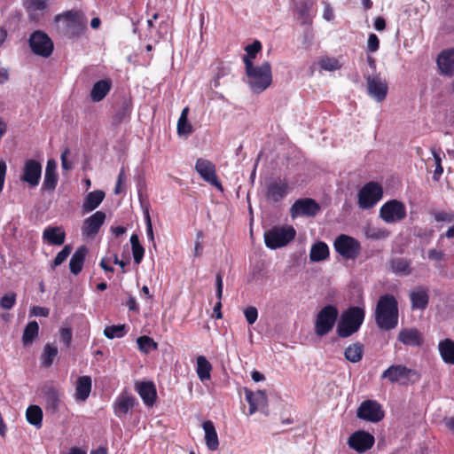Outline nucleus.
<instances>
[{
  "instance_id": "1",
  "label": "nucleus",
  "mask_w": 454,
  "mask_h": 454,
  "mask_svg": "<svg viewBox=\"0 0 454 454\" xmlns=\"http://www.w3.org/2000/svg\"><path fill=\"white\" fill-rule=\"evenodd\" d=\"M399 309L396 298L390 294L381 295L376 304L374 319L383 331L395 329L398 325Z\"/></svg>"
},
{
  "instance_id": "2",
  "label": "nucleus",
  "mask_w": 454,
  "mask_h": 454,
  "mask_svg": "<svg viewBox=\"0 0 454 454\" xmlns=\"http://www.w3.org/2000/svg\"><path fill=\"white\" fill-rule=\"evenodd\" d=\"M60 23L62 34L69 39L81 37L87 28V18L80 10H70L59 13L54 18Z\"/></svg>"
},
{
  "instance_id": "3",
  "label": "nucleus",
  "mask_w": 454,
  "mask_h": 454,
  "mask_svg": "<svg viewBox=\"0 0 454 454\" xmlns=\"http://www.w3.org/2000/svg\"><path fill=\"white\" fill-rule=\"evenodd\" d=\"M246 74L250 90L256 94L264 91L272 82L271 65L269 61H264L260 66L248 62Z\"/></svg>"
},
{
  "instance_id": "4",
  "label": "nucleus",
  "mask_w": 454,
  "mask_h": 454,
  "mask_svg": "<svg viewBox=\"0 0 454 454\" xmlns=\"http://www.w3.org/2000/svg\"><path fill=\"white\" fill-rule=\"evenodd\" d=\"M365 317V311L358 306L349 307L345 310L337 325L336 333L340 338H348L356 333L361 327Z\"/></svg>"
},
{
  "instance_id": "5",
  "label": "nucleus",
  "mask_w": 454,
  "mask_h": 454,
  "mask_svg": "<svg viewBox=\"0 0 454 454\" xmlns=\"http://www.w3.org/2000/svg\"><path fill=\"white\" fill-rule=\"evenodd\" d=\"M381 379H387L391 384L406 385L408 382L414 384L420 380V374L418 371L405 365L393 364L382 372Z\"/></svg>"
},
{
  "instance_id": "6",
  "label": "nucleus",
  "mask_w": 454,
  "mask_h": 454,
  "mask_svg": "<svg viewBox=\"0 0 454 454\" xmlns=\"http://www.w3.org/2000/svg\"><path fill=\"white\" fill-rule=\"evenodd\" d=\"M296 231L293 226H274L264 232V241L267 247L277 249L286 247L294 239Z\"/></svg>"
},
{
  "instance_id": "7",
  "label": "nucleus",
  "mask_w": 454,
  "mask_h": 454,
  "mask_svg": "<svg viewBox=\"0 0 454 454\" xmlns=\"http://www.w3.org/2000/svg\"><path fill=\"white\" fill-rule=\"evenodd\" d=\"M338 309L333 305H326L317 315L315 321V333L322 337L330 333L338 318Z\"/></svg>"
},
{
  "instance_id": "8",
  "label": "nucleus",
  "mask_w": 454,
  "mask_h": 454,
  "mask_svg": "<svg viewBox=\"0 0 454 454\" xmlns=\"http://www.w3.org/2000/svg\"><path fill=\"white\" fill-rule=\"evenodd\" d=\"M357 197L359 207L370 209L382 199V186L376 182H369L359 190Z\"/></svg>"
},
{
  "instance_id": "9",
  "label": "nucleus",
  "mask_w": 454,
  "mask_h": 454,
  "mask_svg": "<svg viewBox=\"0 0 454 454\" xmlns=\"http://www.w3.org/2000/svg\"><path fill=\"white\" fill-rule=\"evenodd\" d=\"M28 45L35 55L43 58H49L54 50L52 40L42 30H35L30 35Z\"/></svg>"
},
{
  "instance_id": "10",
  "label": "nucleus",
  "mask_w": 454,
  "mask_h": 454,
  "mask_svg": "<svg viewBox=\"0 0 454 454\" xmlns=\"http://www.w3.org/2000/svg\"><path fill=\"white\" fill-rule=\"evenodd\" d=\"M333 247L335 251L345 259L354 260L361 252L360 242L355 238L346 234H340L335 239Z\"/></svg>"
},
{
  "instance_id": "11",
  "label": "nucleus",
  "mask_w": 454,
  "mask_h": 454,
  "mask_svg": "<svg viewBox=\"0 0 454 454\" xmlns=\"http://www.w3.org/2000/svg\"><path fill=\"white\" fill-rule=\"evenodd\" d=\"M406 215L404 203L395 199L386 201L380 208V217L387 223L401 222Z\"/></svg>"
},
{
  "instance_id": "12",
  "label": "nucleus",
  "mask_w": 454,
  "mask_h": 454,
  "mask_svg": "<svg viewBox=\"0 0 454 454\" xmlns=\"http://www.w3.org/2000/svg\"><path fill=\"white\" fill-rule=\"evenodd\" d=\"M195 170L200 177L212 186L223 191V185L216 175L215 165L209 160L199 158L195 163Z\"/></svg>"
},
{
  "instance_id": "13",
  "label": "nucleus",
  "mask_w": 454,
  "mask_h": 454,
  "mask_svg": "<svg viewBox=\"0 0 454 454\" xmlns=\"http://www.w3.org/2000/svg\"><path fill=\"white\" fill-rule=\"evenodd\" d=\"M356 415L361 419L377 423L383 419L385 413L377 401L365 400L358 407Z\"/></svg>"
},
{
  "instance_id": "14",
  "label": "nucleus",
  "mask_w": 454,
  "mask_h": 454,
  "mask_svg": "<svg viewBox=\"0 0 454 454\" xmlns=\"http://www.w3.org/2000/svg\"><path fill=\"white\" fill-rule=\"evenodd\" d=\"M42 176V164L35 160H27L22 168L20 180L27 184L30 187H36Z\"/></svg>"
},
{
  "instance_id": "15",
  "label": "nucleus",
  "mask_w": 454,
  "mask_h": 454,
  "mask_svg": "<svg viewBox=\"0 0 454 454\" xmlns=\"http://www.w3.org/2000/svg\"><path fill=\"white\" fill-rule=\"evenodd\" d=\"M320 211L318 203L310 198L299 199L295 200L290 208L293 218L299 215L315 216Z\"/></svg>"
},
{
  "instance_id": "16",
  "label": "nucleus",
  "mask_w": 454,
  "mask_h": 454,
  "mask_svg": "<svg viewBox=\"0 0 454 454\" xmlns=\"http://www.w3.org/2000/svg\"><path fill=\"white\" fill-rule=\"evenodd\" d=\"M374 436L368 432L359 430L353 433L348 440V446L358 453L370 450L374 444Z\"/></svg>"
},
{
  "instance_id": "17",
  "label": "nucleus",
  "mask_w": 454,
  "mask_h": 454,
  "mask_svg": "<svg viewBox=\"0 0 454 454\" xmlns=\"http://www.w3.org/2000/svg\"><path fill=\"white\" fill-rule=\"evenodd\" d=\"M106 215L103 211H96L83 221L82 235L84 238H94L106 221Z\"/></svg>"
},
{
  "instance_id": "18",
  "label": "nucleus",
  "mask_w": 454,
  "mask_h": 454,
  "mask_svg": "<svg viewBox=\"0 0 454 454\" xmlns=\"http://www.w3.org/2000/svg\"><path fill=\"white\" fill-rule=\"evenodd\" d=\"M289 185L286 179H274L266 185L265 197L273 202L281 201L288 194Z\"/></svg>"
},
{
  "instance_id": "19",
  "label": "nucleus",
  "mask_w": 454,
  "mask_h": 454,
  "mask_svg": "<svg viewBox=\"0 0 454 454\" xmlns=\"http://www.w3.org/2000/svg\"><path fill=\"white\" fill-rule=\"evenodd\" d=\"M43 393L47 412L51 414L58 413L61 404L59 390L52 384H50L43 387Z\"/></svg>"
},
{
  "instance_id": "20",
  "label": "nucleus",
  "mask_w": 454,
  "mask_h": 454,
  "mask_svg": "<svg viewBox=\"0 0 454 454\" xmlns=\"http://www.w3.org/2000/svg\"><path fill=\"white\" fill-rule=\"evenodd\" d=\"M366 82L369 95L379 102L383 101L387 95V83L377 75L368 76Z\"/></svg>"
},
{
  "instance_id": "21",
  "label": "nucleus",
  "mask_w": 454,
  "mask_h": 454,
  "mask_svg": "<svg viewBox=\"0 0 454 454\" xmlns=\"http://www.w3.org/2000/svg\"><path fill=\"white\" fill-rule=\"evenodd\" d=\"M397 340L405 346L409 347H420L424 343V337L422 333L415 328H403L399 331Z\"/></svg>"
},
{
  "instance_id": "22",
  "label": "nucleus",
  "mask_w": 454,
  "mask_h": 454,
  "mask_svg": "<svg viewBox=\"0 0 454 454\" xmlns=\"http://www.w3.org/2000/svg\"><path fill=\"white\" fill-rule=\"evenodd\" d=\"M135 390L137 392L144 403L146 406L152 407L157 399V390L153 381H141L137 382Z\"/></svg>"
},
{
  "instance_id": "23",
  "label": "nucleus",
  "mask_w": 454,
  "mask_h": 454,
  "mask_svg": "<svg viewBox=\"0 0 454 454\" xmlns=\"http://www.w3.org/2000/svg\"><path fill=\"white\" fill-rule=\"evenodd\" d=\"M436 63L442 74L449 77L454 76V48L441 51Z\"/></svg>"
},
{
  "instance_id": "24",
  "label": "nucleus",
  "mask_w": 454,
  "mask_h": 454,
  "mask_svg": "<svg viewBox=\"0 0 454 454\" xmlns=\"http://www.w3.org/2000/svg\"><path fill=\"white\" fill-rule=\"evenodd\" d=\"M245 395L249 404V414L252 415L259 410L267 408L268 396L264 390H258L256 392L246 390Z\"/></svg>"
},
{
  "instance_id": "25",
  "label": "nucleus",
  "mask_w": 454,
  "mask_h": 454,
  "mask_svg": "<svg viewBox=\"0 0 454 454\" xmlns=\"http://www.w3.org/2000/svg\"><path fill=\"white\" fill-rule=\"evenodd\" d=\"M410 300L413 309L424 310L429 302L428 288L423 286H417L410 292Z\"/></svg>"
},
{
  "instance_id": "26",
  "label": "nucleus",
  "mask_w": 454,
  "mask_h": 454,
  "mask_svg": "<svg viewBox=\"0 0 454 454\" xmlns=\"http://www.w3.org/2000/svg\"><path fill=\"white\" fill-rule=\"evenodd\" d=\"M92 380L90 376L83 375L77 378L74 384V399L77 402H85L91 392Z\"/></svg>"
},
{
  "instance_id": "27",
  "label": "nucleus",
  "mask_w": 454,
  "mask_h": 454,
  "mask_svg": "<svg viewBox=\"0 0 454 454\" xmlns=\"http://www.w3.org/2000/svg\"><path fill=\"white\" fill-rule=\"evenodd\" d=\"M136 403V398L128 393H121L114 403V411L117 417H124Z\"/></svg>"
},
{
  "instance_id": "28",
  "label": "nucleus",
  "mask_w": 454,
  "mask_h": 454,
  "mask_svg": "<svg viewBox=\"0 0 454 454\" xmlns=\"http://www.w3.org/2000/svg\"><path fill=\"white\" fill-rule=\"evenodd\" d=\"M43 239L49 245L61 246L66 239V232L62 226H49L43 230Z\"/></svg>"
},
{
  "instance_id": "29",
  "label": "nucleus",
  "mask_w": 454,
  "mask_h": 454,
  "mask_svg": "<svg viewBox=\"0 0 454 454\" xmlns=\"http://www.w3.org/2000/svg\"><path fill=\"white\" fill-rule=\"evenodd\" d=\"M58 184L57 163L53 159L47 161L44 179L42 189L44 191H53Z\"/></svg>"
},
{
  "instance_id": "30",
  "label": "nucleus",
  "mask_w": 454,
  "mask_h": 454,
  "mask_svg": "<svg viewBox=\"0 0 454 454\" xmlns=\"http://www.w3.org/2000/svg\"><path fill=\"white\" fill-rule=\"evenodd\" d=\"M112 89L110 79H102L96 82L90 90V98L93 102L102 101Z\"/></svg>"
},
{
  "instance_id": "31",
  "label": "nucleus",
  "mask_w": 454,
  "mask_h": 454,
  "mask_svg": "<svg viewBox=\"0 0 454 454\" xmlns=\"http://www.w3.org/2000/svg\"><path fill=\"white\" fill-rule=\"evenodd\" d=\"M88 251L87 247L82 245L73 254L69 262V269L72 274L78 275L82 271Z\"/></svg>"
},
{
  "instance_id": "32",
  "label": "nucleus",
  "mask_w": 454,
  "mask_h": 454,
  "mask_svg": "<svg viewBox=\"0 0 454 454\" xmlns=\"http://www.w3.org/2000/svg\"><path fill=\"white\" fill-rule=\"evenodd\" d=\"M438 351L442 360L447 364L454 365V340L446 338L438 344Z\"/></svg>"
},
{
  "instance_id": "33",
  "label": "nucleus",
  "mask_w": 454,
  "mask_h": 454,
  "mask_svg": "<svg viewBox=\"0 0 454 454\" xmlns=\"http://www.w3.org/2000/svg\"><path fill=\"white\" fill-rule=\"evenodd\" d=\"M205 431V442L208 450H216L219 447V441L214 423L211 420H207L202 424Z\"/></svg>"
},
{
  "instance_id": "34",
  "label": "nucleus",
  "mask_w": 454,
  "mask_h": 454,
  "mask_svg": "<svg viewBox=\"0 0 454 454\" xmlns=\"http://www.w3.org/2000/svg\"><path fill=\"white\" fill-rule=\"evenodd\" d=\"M105 192L101 190H96L89 192L83 201L82 210L89 213L96 209L104 200Z\"/></svg>"
},
{
  "instance_id": "35",
  "label": "nucleus",
  "mask_w": 454,
  "mask_h": 454,
  "mask_svg": "<svg viewBox=\"0 0 454 454\" xmlns=\"http://www.w3.org/2000/svg\"><path fill=\"white\" fill-rule=\"evenodd\" d=\"M59 354L58 347L52 343H47L43 347V352L40 356V364L42 367L50 368Z\"/></svg>"
},
{
  "instance_id": "36",
  "label": "nucleus",
  "mask_w": 454,
  "mask_h": 454,
  "mask_svg": "<svg viewBox=\"0 0 454 454\" xmlns=\"http://www.w3.org/2000/svg\"><path fill=\"white\" fill-rule=\"evenodd\" d=\"M328 246L323 241H317L311 247L309 259L311 262H321L329 257Z\"/></svg>"
},
{
  "instance_id": "37",
  "label": "nucleus",
  "mask_w": 454,
  "mask_h": 454,
  "mask_svg": "<svg viewBox=\"0 0 454 454\" xmlns=\"http://www.w3.org/2000/svg\"><path fill=\"white\" fill-rule=\"evenodd\" d=\"M131 114V104L127 100H123L112 117V124L119 126L122 122L129 121Z\"/></svg>"
},
{
  "instance_id": "38",
  "label": "nucleus",
  "mask_w": 454,
  "mask_h": 454,
  "mask_svg": "<svg viewBox=\"0 0 454 454\" xmlns=\"http://www.w3.org/2000/svg\"><path fill=\"white\" fill-rule=\"evenodd\" d=\"M390 268L396 275L408 276L411 273V262L405 258L395 257L389 262Z\"/></svg>"
},
{
  "instance_id": "39",
  "label": "nucleus",
  "mask_w": 454,
  "mask_h": 454,
  "mask_svg": "<svg viewBox=\"0 0 454 454\" xmlns=\"http://www.w3.org/2000/svg\"><path fill=\"white\" fill-rule=\"evenodd\" d=\"M364 355V345L361 342H355L345 348L344 356L350 363H358Z\"/></svg>"
},
{
  "instance_id": "40",
  "label": "nucleus",
  "mask_w": 454,
  "mask_h": 454,
  "mask_svg": "<svg viewBox=\"0 0 454 454\" xmlns=\"http://www.w3.org/2000/svg\"><path fill=\"white\" fill-rule=\"evenodd\" d=\"M43 410L38 405H29L26 411L27 421L35 426L36 428H41L43 426Z\"/></svg>"
},
{
  "instance_id": "41",
  "label": "nucleus",
  "mask_w": 454,
  "mask_h": 454,
  "mask_svg": "<svg viewBox=\"0 0 454 454\" xmlns=\"http://www.w3.org/2000/svg\"><path fill=\"white\" fill-rule=\"evenodd\" d=\"M212 365L204 356L197 357V375L201 381L210 380Z\"/></svg>"
},
{
  "instance_id": "42",
  "label": "nucleus",
  "mask_w": 454,
  "mask_h": 454,
  "mask_svg": "<svg viewBox=\"0 0 454 454\" xmlns=\"http://www.w3.org/2000/svg\"><path fill=\"white\" fill-rule=\"evenodd\" d=\"M189 107H184L177 121V133L189 136L193 132L192 124L188 121Z\"/></svg>"
},
{
  "instance_id": "43",
  "label": "nucleus",
  "mask_w": 454,
  "mask_h": 454,
  "mask_svg": "<svg viewBox=\"0 0 454 454\" xmlns=\"http://www.w3.org/2000/svg\"><path fill=\"white\" fill-rule=\"evenodd\" d=\"M129 332V327L125 325H113L104 329V335L110 340L122 338Z\"/></svg>"
},
{
  "instance_id": "44",
  "label": "nucleus",
  "mask_w": 454,
  "mask_h": 454,
  "mask_svg": "<svg viewBox=\"0 0 454 454\" xmlns=\"http://www.w3.org/2000/svg\"><path fill=\"white\" fill-rule=\"evenodd\" d=\"M39 325L36 321L29 322L23 332L22 342L25 346L29 345L38 336Z\"/></svg>"
},
{
  "instance_id": "45",
  "label": "nucleus",
  "mask_w": 454,
  "mask_h": 454,
  "mask_svg": "<svg viewBox=\"0 0 454 454\" xmlns=\"http://www.w3.org/2000/svg\"><path fill=\"white\" fill-rule=\"evenodd\" d=\"M130 244H131L132 255H133L134 262L137 264H139L144 258L145 248L140 244L138 236L137 234L131 235Z\"/></svg>"
},
{
  "instance_id": "46",
  "label": "nucleus",
  "mask_w": 454,
  "mask_h": 454,
  "mask_svg": "<svg viewBox=\"0 0 454 454\" xmlns=\"http://www.w3.org/2000/svg\"><path fill=\"white\" fill-rule=\"evenodd\" d=\"M262 50V43L260 41L255 40L251 44H248L245 47V51L247 54L243 57V62L245 64V67H247V63H254V59L256 58V55Z\"/></svg>"
},
{
  "instance_id": "47",
  "label": "nucleus",
  "mask_w": 454,
  "mask_h": 454,
  "mask_svg": "<svg viewBox=\"0 0 454 454\" xmlns=\"http://www.w3.org/2000/svg\"><path fill=\"white\" fill-rule=\"evenodd\" d=\"M137 343L139 350L144 354H148L152 350L158 348V344L153 340V338L143 335L137 339Z\"/></svg>"
},
{
  "instance_id": "48",
  "label": "nucleus",
  "mask_w": 454,
  "mask_h": 454,
  "mask_svg": "<svg viewBox=\"0 0 454 454\" xmlns=\"http://www.w3.org/2000/svg\"><path fill=\"white\" fill-rule=\"evenodd\" d=\"M318 65L321 69L325 71H336L341 68V64L340 61L333 57H322Z\"/></svg>"
},
{
  "instance_id": "49",
  "label": "nucleus",
  "mask_w": 454,
  "mask_h": 454,
  "mask_svg": "<svg viewBox=\"0 0 454 454\" xmlns=\"http://www.w3.org/2000/svg\"><path fill=\"white\" fill-rule=\"evenodd\" d=\"M72 252V247L70 245H66L61 251H59L54 260L52 261L51 267L54 270L56 267L62 264L67 258L70 255Z\"/></svg>"
},
{
  "instance_id": "50",
  "label": "nucleus",
  "mask_w": 454,
  "mask_h": 454,
  "mask_svg": "<svg viewBox=\"0 0 454 454\" xmlns=\"http://www.w3.org/2000/svg\"><path fill=\"white\" fill-rule=\"evenodd\" d=\"M365 234L372 239H382L389 236V231L384 228L369 227Z\"/></svg>"
},
{
  "instance_id": "51",
  "label": "nucleus",
  "mask_w": 454,
  "mask_h": 454,
  "mask_svg": "<svg viewBox=\"0 0 454 454\" xmlns=\"http://www.w3.org/2000/svg\"><path fill=\"white\" fill-rule=\"evenodd\" d=\"M16 294L14 292H9L5 294L0 299V307L3 309L9 310L11 309L16 303Z\"/></svg>"
},
{
  "instance_id": "52",
  "label": "nucleus",
  "mask_w": 454,
  "mask_h": 454,
  "mask_svg": "<svg viewBox=\"0 0 454 454\" xmlns=\"http://www.w3.org/2000/svg\"><path fill=\"white\" fill-rule=\"evenodd\" d=\"M436 222L450 223L454 222V211H438L434 214Z\"/></svg>"
},
{
  "instance_id": "53",
  "label": "nucleus",
  "mask_w": 454,
  "mask_h": 454,
  "mask_svg": "<svg viewBox=\"0 0 454 454\" xmlns=\"http://www.w3.org/2000/svg\"><path fill=\"white\" fill-rule=\"evenodd\" d=\"M26 7L28 11H43L47 7L46 0H27Z\"/></svg>"
},
{
  "instance_id": "54",
  "label": "nucleus",
  "mask_w": 454,
  "mask_h": 454,
  "mask_svg": "<svg viewBox=\"0 0 454 454\" xmlns=\"http://www.w3.org/2000/svg\"><path fill=\"white\" fill-rule=\"evenodd\" d=\"M244 316L249 325H253L258 318L257 309L254 306H249L244 309Z\"/></svg>"
},
{
  "instance_id": "55",
  "label": "nucleus",
  "mask_w": 454,
  "mask_h": 454,
  "mask_svg": "<svg viewBox=\"0 0 454 454\" xmlns=\"http://www.w3.org/2000/svg\"><path fill=\"white\" fill-rule=\"evenodd\" d=\"M380 48V39L379 37L372 33L369 35L367 41V51L371 53L376 52Z\"/></svg>"
},
{
  "instance_id": "56",
  "label": "nucleus",
  "mask_w": 454,
  "mask_h": 454,
  "mask_svg": "<svg viewBox=\"0 0 454 454\" xmlns=\"http://www.w3.org/2000/svg\"><path fill=\"white\" fill-rule=\"evenodd\" d=\"M203 232L201 231H198L196 233V240H195V246L193 250V256L194 257H200L202 254L203 252V245L201 242V239H203Z\"/></svg>"
},
{
  "instance_id": "57",
  "label": "nucleus",
  "mask_w": 454,
  "mask_h": 454,
  "mask_svg": "<svg viewBox=\"0 0 454 454\" xmlns=\"http://www.w3.org/2000/svg\"><path fill=\"white\" fill-rule=\"evenodd\" d=\"M145 223H146L147 237L152 242H154V235H153V225H152V220H151V216H150L148 209H146L145 211Z\"/></svg>"
},
{
  "instance_id": "58",
  "label": "nucleus",
  "mask_w": 454,
  "mask_h": 454,
  "mask_svg": "<svg viewBox=\"0 0 454 454\" xmlns=\"http://www.w3.org/2000/svg\"><path fill=\"white\" fill-rule=\"evenodd\" d=\"M61 340L67 347H69L72 341V331L69 328H62L60 330Z\"/></svg>"
},
{
  "instance_id": "59",
  "label": "nucleus",
  "mask_w": 454,
  "mask_h": 454,
  "mask_svg": "<svg viewBox=\"0 0 454 454\" xmlns=\"http://www.w3.org/2000/svg\"><path fill=\"white\" fill-rule=\"evenodd\" d=\"M297 13L302 24H306L309 22V8L306 4L300 7L297 11Z\"/></svg>"
},
{
  "instance_id": "60",
  "label": "nucleus",
  "mask_w": 454,
  "mask_h": 454,
  "mask_svg": "<svg viewBox=\"0 0 454 454\" xmlns=\"http://www.w3.org/2000/svg\"><path fill=\"white\" fill-rule=\"evenodd\" d=\"M50 310L48 308L34 306L31 309V314L36 317H48Z\"/></svg>"
},
{
  "instance_id": "61",
  "label": "nucleus",
  "mask_w": 454,
  "mask_h": 454,
  "mask_svg": "<svg viewBox=\"0 0 454 454\" xmlns=\"http://www.w3.org/2000/svg\"><path fill=\"white\" fill-rule=\"evenodd\" d=\"M7 171V166L4 160H0V192L3 191L5 176Z\"/></svg>"
},
{
  "instance_id": "62",
  "label": "nucleus",
  "mask_w": 454,
  "mask_h": 454,
  "mask_svg": "<svg viewBox=\"0 0 454 454\" xmlns=\"http://www.w3.org/2000/svg\"><path fill=\"white\" fill-rule=\"evenodd\" d=\"M125 171H124V168H122L118 175V179H117V183H116V185L114 187V193L115 194H119L121 192V184L122 183L125 181Z\"/></svg>"
},
{
  "instance_id": "63",
  "label": "nucleus",
  "mask_w": 454,
  "mask_h": 454,
  "mask_svg": "<svg viewBox=\"0 0 454 454\" xmlns=\"http://www.w3.org/2000/svg\"><path fill=\"white\" fill-rule=\"evenodd\" d=\"M70 153V150L68 148H65V150L61 153V165L64 169H70L71 164L67 161V155Z\"/></svg>"
},
{
  "instance_id": "64",
  "label": "nucleus",
  "mask_w": 454,
  "mask_h": 454,
  "mask_svg": "<svg viewBox=\"0 0 454 454\" xmlns=\"http://www.w3.org/2000/svg\"><path fill=\"white\" fill-rule=\"evenodd\" d=\"M428 258L434 261H442L443 259V253L441 250L430 249L428 251Z\"/></svg>"
}]
</instances>
